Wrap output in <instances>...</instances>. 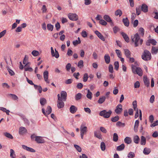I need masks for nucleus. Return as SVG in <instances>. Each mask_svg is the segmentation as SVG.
<instances>
[{
	"instance_id": "11",
	"label": "nucleus",
	"mask_w": 158,
	"mask_h": 158,
	"mask_svg": "<svg viewBox=\"0 0 158 158\" xmlns=\"http://www.w3.org/2000/svg\"><path fill=\"white\" fill-rule=\"evenodd\" d=\"M44 81L48 83H49V81H48V73L47 71H45L44 73Z\"/></svg>"
},
{
	"instance_id": "63",
	"label": "nucleus",
	"mask_w": 158,
	"mask_h": 158,
	"mask_svg": "<svg viewBox=\"0 0 158 158\" xmlns=\"http://www.w3.org/2000/svg\"><path fill=\"white\" fill-rule=\"evenodd\" d=\"M157 125H158V120H156L154 123L151 124L150 126L153 127Z\"/></svg>"
},
{
	"instance_id": "54",
	"label": "nucleus",
	"mask_w": 158,
	"mask_h": 158,
	"mask_svg": "<svg viewBox=\"0 0 158 158\" xmlns=\"http://www.w3.org/2000/svg\"><path fill=\"white\" fill-rule=\"evenodd\" d=\"M116 53L117 54V56L118 57H121L122 56V54L120 51L118 49H116L115 50Z\"/></svg>"
},
{
	"instance_id": "47",
	"label": "nucleus",
	"mask_w": 158,
	"mask_h": 158,
	"mask_svg": "<svg viewBox=\"0 0 158 158\" xmlns=\"http://www.w3.org/2000/svg\"><path fill=\"white\" fill-rule=\"evenodd\" d=\"M119 118V116H116L112 118L111 119V120L113 122H116L118 120Z\"/></svg>"
},
{
	"instance_id": "9",
	"label": "nucleus",
	"mask_w": 158,
	"mask_h": 158,
	"mask_svg": "<svg viewBox=\"0 0 158 158\" xmlns=\"http://www.w3.org/2000/svg\"><path fill=\"white\" fill-rule=\"evenodd\" d=\"M94 33L98 36V37L102 41L105 40V38L103 35L98 31H94Z\"/></svg>"
},
{
	"instance_id": "39",
	"label": "nucleus",
	"mask_w": 158,
	"mask_h": 158,
	"mask_svg": "<svg viewBox=\"0 0 158 158\" xmlns=\"http://www.w3.org/2000/svg\"><path fill=\"white\" fill-rule=\"evenodd\" d=\"M141 6H139L136 8V13L137 15H139L141 13Z\"/></svg>"
},
{
	"instance_id": "26",
	"label": "nucleus",
	"mask_w": 158,
	"mask_h": 158,
	"mask_svg": "<svg viewBox=\"0 0 158 158\" xmlns=\"http://www.w3.org/2000/svg\"><path fill=\"white\" fill-rule=\"evenodd\" d=\"M124 141L125 143L129 144L131 143L132 140L131 138L127 137L124 139Z\"/></svg>"
},
{
	"instance_id": "48",
	"label": "nucleus",
	"mask_w": 158,
	"mask_h": 158,
	"mask_svg": "<svg viewBox=\"0 0 158 158\" xmlns=\"http://www.w3.org/2000/svg\"><path fill=\"white\" fill-rule=\"evenodd\" d=\"M52 111V109L51 106H48L47 107L46 113L48 114H50Z\"/></svg>"
},
{
	"instance_id": "16",
	"label": "nucleus",
	"mask_w": 158,
	"mask_h": 158,
	"mask_svg": "<svg viewBox=\"0 0 158 158\" xmlns=\"http://www.w3.org/2000/svg\"><path fill=\"white\" fill-rule=\"evenodd\" d=\"M27 132V130L26 128L23 127H20L19 129V133L20 135H23Z\"/></svg>"
},
{
	"instance_id": "27",
	"label": "nucleus",
	"mask_w": 158,
	"mask_h": 158,
	"mask_svg": "<svg viewBox=\"0 0 158 158\" xmlns=\"http://www.w3.org/2000/svg\"><path fill=\"white\" fill-rule=\"evenodd\" d=\"M105 99L106 97L105 96L101 97L99 98L98 102L99 104H102L105 101Z\"/></svg>"
},
{
	"instance_id": "1",
	"label": "nucleus",
	"mask_w": 158,
	"mask_h": 158,
	"mask_svg": "<svg viewBox=\"0 0 158 158\" xmlns=\"http://www.w3.org/2000/svg\"><path fill=\"white\" fill-rule=\"evenodd\" d=\"M131 38L132 42L134 43L135 47L138 46L139 44H142L143 40L140 38V36L138 33H136L134 36H131Z\"/></svg>"
},
{
	"instance_id": "50",
	"label": "nucleus",
	"mask_w": 158,
	"mask_h": 158,
	"mask_svg": "<svg viewBox=\"0 0 158 158\" xmlns=\"http://www.w3.org/2000/svg\"><path fill=\"white\" fill-rule=\"evenodd\" d=\"M4 135L6 137H7L10 139H12L13 138V137L12 136L10 133H7V132H6L4 133Z\"/></svg>"
},
{
	"instance_id": "51",
	"label": "nucleus",
	"mask_w": 158,
	"mask_h": 158,
	"mask_svg": "<svg viewBox=\"0 0 158 158\" xmlns=\"http://www.w3.org/2000/svg\"><path fill=\"white\" fill-rule=\"evenodd\" d=\"M74 147L79 152H80L81 151V148L79 146L76 145L74 144Z\"/></svg>"
},
{
	"instance_id": "25",
	"label": "nucleus",
	"mask_w": 158,
	"mask_h": 158,
	"mask_svg": "<svg viewBox=\"0 0 158 158\" xmlns=\"http://www.w3.org/2000/svg\"><path fill=\"white\" fill-rule=\"evenodd\" d=\"M140 139L138 135H136L134 136L133 140L134 142L135 143L138 144L139 143Z\"/></svg>"
},
{
	"instance_id": "38",
	"label": "nucleus",
	"mask_w": 158,
	"mask_h": 158,
	"mask_svg": "<svg viewBox=\"0 0 158 158\" xmlns=\"http://www.w3.org/2000/svg\"><path fill=\"white\" fill-rule=\"evenodd\" d=\"M94 135L95 137L99 139H102V136L101 134L98 133L97 131L94 132Z\"/></svg>"
},
{
	"instance_id": "45",
	"label": "nucleus",
	"mask_w": 158,
	"mask_h": 158,
	"mask_svg": "<svg viewBox=\"0 0 158 158\" xmlns=\"http://www.w3.org/2000/svg\"><path fill=\"white\" fill-rule=\"evenodd\" d=\"M101 148L102 151H104L106 149V145L105 143L104 142H101Z\"/></svg>"
},
{
	"instance_id": "8",
	"label": "nucleus",
	"mask_w": 158,
	"mask_h": 158,
	"mask_svg": "<svg viewBox=\"0 0 158 158\" xmlns=\"http://www.w3.org/2000/svg\"><path fill=\"white\" fill-rule=\"evenodd\" d=\"M60 96L61 100L65 101L67 98V94L66 92L64 91H62L60 93Z\"/></svg>"
},
{
	"instance_id": "15",
	"label": "nucleus",
	"mask_w": 158,
	"mask_h": 158,
	"mask_svg": "<svg viewBox=\"0 0 158 158\" xmlns=\"http://www.w3.org/2000/svg\"><path fill=\"white\" fill-rule=\"evenodd\" d=\"M141 7L142 11L146 13L148 11V6L146 4H142Z\"/></svg>"
},
{
	"instance_id": "59",
	"label": "nucleus",
	"mask_w": 158,
	"mask_h": 158,
	"mask_svg": "<svg viewBox=\"0 0 158 158\" xmlns=\"http://www.w3.org/2000/svg\"><path fill=\"white\" fill-rule=\"evenodd\" d=\"M99 22L100 24L104 26L106 25L107 24V22L103 19H101L100 20Z\"/></svg>"
},
{
	"instance_id": "52",
	"label": "nucleus",
	"mask_w": 158,
	"mask_h": 158,
	"mask_svg": "<svg viewBox=\"0 0 158 158\" xmlns=\"http://www.w3.org/2000/svg\"><path fill=\"white\" fill-rule=\"evenodd\" d=\"M9 95L14 100H17L18 99V97L15 94H10Z\"/></svg>"
},
{
	"instance_id": "18",
	"label": "nucleus",
	"mask_w": 158,
	"mask_h": 158,
	"mask_svg": "<svg viewBox=\"0 0 158 158\" xmlns=\"http://www.w3.org/2000/svg\"><path fill=\"white\" fill-rule=\"evenodd\" d=\"M124 52L127 58H130V57H131V52L128 49H124Z\"/></svg>"
},
{
	"instance_id": "24",
	"label": "nucleus",
	"mask_w": 158,
	"mask_h": 158,
	"mask_svg": "<svg viewBox=\"0 0 158 158\" xmlns=\"http://www.w3.org/2000/svg\"><path fill=\"white\" fill-rule=\"evenodd\" d=\"M139 121L138 120H136L134 126V130L135 132L138 131V128L139 125Z\"/></svg>"
},
{
	"instance_id": "28",
	"label": "nucleus",
	"mask_w": 158,
	"mask_h": 158,
	"mask_svg": "<svg viewBox=\"0 0 158 158\" xmlns=\"http://www.w3.org/2000/svg\"><path fill=\"white\" fill-rule=\"evenodd\" d=\"M151 152V149L148 148H145L144 149L143 153L145 155L149 154Z\"/></svg>"
},
{
	"instance_id": "29",
	"label": "nucleus",
	"mask_w": 158,
	"mask_h": 158,
	"mask_svg": "<svg viewBox=\"0 0 158 158\" xmlns=\"http://www.w3.org/2000/svg\"><path fill=\"white\" fill-rule=\"evenodd\" d=\"M28 57L27 55H25V57L23 59V63L25 64L24 67H26L28 65V63H27V62L28 61Z\"/></svg>"
},
{
	"instance_id": "57",
	"label": "nucleus",
	"mask_w": 158,
	"mask_h": 158,
	"mask_svg": "<svg viewBox=\"0 0 158 158\" xmlns=\"http://www.w3.org/2000/svg\"><path fill=\"white\" fill-rule=\"evenodd\" d=\"M88 78V75L87 73H85L83 76V81L84 82H86L87 81Z\"/></svg>"
},
{
	"instance_id": "62",
	"label": "nucleus",
	"mask_w": 158,
	"mask_h": 158,
	"mask_svg": "<svg viewBox=\"0 0 158 158\" xmlns=\"http://www.w3.org/2000/svg\"><path fill=\"white\" fill-rule=\"evenodd\" d=\"M7 70L9 73V74L11 76H13L15 75V73L13 70L10 69L9 68H7Z\"/></svg>"
},
{
	"instance_id": "46",
	"label": "nucleus",
	"mask_w": 158,
	"mask_h": 158,
	"mask_svg": "<svg viewBox=\"0 0 158 158\" xmlns=\"http://www.w3.org/2000/svg\"><path fill=\"white\" fill-rule=\"evenodd\" d=\"M135 154L133 152H130L127 155V157L129 158H133L135 157Z\"/></svg>"
},
{
	"instance_id": "49",
	"label": "nucleus",
	"mask_w": 158,
	"mask_h": 158,
	"mask_svg": "<svg viewBox=\"0 0 158 158\" xmlns=\"http://www.w3.org/2000/svg\"><path fill=\"white\" fill-rule=\"evenodd\" d=\"M83 61L82 60H80L78 63L77 66L80 68L83 66Z\"/></svg>"
},
{
	"instance_id": "61",
	"label": "nucleus",
	"mask_w": 158,
	"mask_h": 158,
	"mask_svg": "<svg viewBox=\"0 0 158 158\" xmlns=\"http://www.w3.org/2000/svg\"><path fill=\"white\" fill-rule=\"evenodd\" d=\"M138 20L136 19L135 20L133 23V27H136L138 26Z\"/></svg>"
},
{
	"instance_id": "6",
	"label": "nucleus",
	"mask_w": 158,
	"mask_h": 158,
	"mask_svg": "<svg viewBox=\"0 0 158 158\" xmlns=\"http://www.w3.org/2000/svg\"><path fill=\"white\" fill-rule=\"evenodd\" d=\"M51 53L52 56H54L56 58H58L59 56V55L58 52L57 51L56 49H55V53L53 49V47H51Z\"/></svg>"
},
{
	"instance_id": "44",
	"label": "nucleus",
	"mask_w": 158,
	"mask_h": 158,
	"mask_svg": "<svg viewBox=\"0 0 158 158\" xmlns=\"http://www.w3.org/2000/svg\"><path fill=\"white\" fill-rule=\"evenodd\" d=\"M118 139V136L117 134L116 133H114L113 135V140L114 142H117Z\"/></svg>"
},
{
	"instance_id": "42",
	"label": "nucleus",
	"mask_w": 158,
	"mask_h": 158,
	"mask_svg": "<svg viewBox=\"0 0 158 158\" xmlns=\"http://www.w3.org/2000/svg\"><path fill=\"white\" fill-rule=\"evenodd\" d=\"M114 69L116 70H118L119 67L118 62V61H115L114 62Z\"/></svg>"
},
{
	"instance_id": "40",
	"label": "nucleus",
	"mask_w": 158,
	"mask_h": 158,
	"mask_svg": "<svg viewBox=\"0 0 158 158\" xmlns=\"http://www.w3.org/2000/svg\"><path fill=\"white\" fill-rule=\"evenodd\" d=\"M92 94L91 92L89 89L88 90V93L86 95V97L87 98L89 99H92Z\"/></svg>"
},
{
	"instance_id": "7",
	"label": "nucleus",
	"mask_w": 158,
	"mask_h": 158,
	"mask_svg": "<svg viewBox=\"0 0 158 158\" xmlns=\"http://www.w3.org/2000/svg\"><path fill=\"white\" fill-rule=\"evenodd\" d=\"M122 107V106L120 104H119L117 105L115 110V111L116 114H118L121 112L123 110Z\"/></svg>"
},
{
	"instance_id": "56",
	"label": "nucleus",
	"mask_w": 158,
	"mask_h": 158,
	"mask_svg": "<svg viewBox=\"0 0 158 158\" xmlns=\"http://www.w3.org/2000/svg\"><path fill=\"white\" fill-rule=\"evenodd\" d=\"M24 70L25 71H29V72H32L33 71V69L31 68L29 66H28L27 67V66L26 67H24Z\"/></svg>"
},
{
	"instance_id": "17",
	"label": "nucleus",
	"mask_w": 158,
	"mask_h": 158,
	"mask_svg": "<svg viewBox=\"0 0 158 158\" xmlns=\"http://www.w3.org/2000/svg\"><path fill=\"white\" fill-rule=\"evenodd\" d=\"M104 58L106 64H109L110 63V57L108 54H105L104 56Z\"/></svg>"
},
{
	"instance_id": "53",
	"label": "nucleus",
	"mask_w": 158,
	"mask_h": 158,
	"mask_svg": "<svg viewBox=\"0 0 158 158\" xmlns=\"http://www.w3.org/2000/svg\"><path fill=\"white\" fill-rule=\"evenodd\" d=\"M109 71L111 73L114 72L113 66L112 64H110L109 66Z\"/></svg>"
},
{
	"instance_id": "30",
	"label": "nucleus",
	"mask_w": 158,
	"mask_h": 158,
	"mask_svg": "<svg viewBox=\"0 0 158 158\" xmlns=\"http://www.w3.org/2000/svg\"><path fill=\"white\" fill-rule=\"evenodd\" d=\"M125 148V145L123 143L117 147V150L118 151H121L123 150Z\"/></svg>"
},
{
	"instance_id": "2",
	"label": "nucleus",
	"mask_w": 158,
	"mask_h": 158,
	"mask_svg": "<svg viewBox=\"0 0 158 158\" xmlns=\"http://www.w3.org/2000/svg\"><path fill=\"white\" fill-rule=\"evenodd\" d=\"M142 59L144 60L147 61L150 60L151 58L150 52L148 50H145L142 56Z\"/></svg>"
},
{
	"instance_id": "21",
	"label": "nucleus",
	"mask_w": 158,
	"mask_h": 158,
	"mask_svg": "<svg viewBox=\"0 0 158 158\" xmlns=\"http://www.w3.org/2000/svg\"><path fill=\"white\" fill-rule=\"evenodd\" d=\"M135 73L138 74L139 76H141L143 75V72L140 68L138 67L136 68Z\"/></svg>"
},
{
	"instance_id": "34",
	"label": "nucleus",
	"mask_w": 158,
	"mask_h": 158,
	"mask_svg": "<svg viewBox=\"0 0 158 158\" xmlns=\"http://www.w3.org/2000/svg\"><path fill=\"white\" fill-rule=\"evenodd\" d=\"M10 157L11 158H15L16 155L14 151L12 149H10Z\"/></svg>"
},
{
	"instance_id": "13",
	"label": "nucleus",
	"mask_w": 158,
	"mask_h": 158,
	"mask_svg": "<svg viewBox=\"0 0 158 158\" xmlns=\"http://www.w3.org/2000/svg\"><path fill=\"white\" fill-rule=\"evenodd\" d=\"M22 147L23 149L26 150L28 151H29L31 152H35V150L33 149L28 147L25 145H22Z\"/></svg>"
},
{
	"instance_id": "23",
	"label": "nucleus",
	"mask_w": 158,
	"mask_h": 158,
	"mask_svg": "<svg viewBox=\"0 0 158 158\" xmlns=\"http://www.w3.org/2000/svg\"><path fill=\"white\" fill-rule=\"evenodd\" d=\"M121 34L123 36V38L125 40V41L127 42H129V38L128 36H127V35L124 32H122L121 33Z\"/></svg>"
},
{
	"instance_id": "10",
	"label": "nucleus",
	"mask_w": 158,
	"mask_h": 158,
	"mask_svg": "<svg viewBox=\"0 0 158 158\" xmlns=\"http://www.w3.org/2000/svg\"><path fill=\"white\" fill-rule=\"evenodd\" d=\"M35 141L38 143H43L44 142V140L43 139L41 136H36L35 137Z\"/></svg>"
},
{
	"instance_id": "41",
	"label": "nucleus",
	"mask_w": 158,
	"mask_h": 158,
	"mask_svg": "<svg viewBox=\"0 0 158 158\" xmlns=\"http://www.w3.org/2000/svg\"><path fill=\"white\" fill-rule=\"evenodd\" d=\"M116 125L117 127H123L125 126V123H122L120 121H118L116 123Z\"/></svg>"
},
{
	"instance_id": "33",
	"label": "nucleus",
	"mask_w": 158,
	"mask_h": 158,
	"mask_svg": "<svg viewBox=\"0 0 158 158\" xmlns=\"http://www.w3.org/2000/svg\"><path fill=\"white\" fill-rule=\"evenodd\" d=\"M122 14V12L121 10L118 9L116 10L115 12V15L116 16L118 15L119 17H120Z\"/></svg>"
},
{
	"instance_id": "31",
	"label": "nucleus",
	"mask_w": 158,
	"mask_h": 158,
	"mask_svg": "<svg viewBox=\"0 0 158 158\" xmlns=\"http://www.w3.org/2000/svg\"><path fill=\"white\" fill-rule=\"evenodd\" d=\"M146 139L143 136H142L141 137L140 144L142 145H144L146 144Z\"/></svg>"
},
{
	"instance_id": "37",
	"label": "nucleus",
	"mask_w": 158,
	"mask_h": 158,
	"mask_svg": "<svg viewBox=\"0 0 158 158\" xmlns=\"http://www.w3.org/2000/svg\"><path fill=\"white\" fill-rule=\"evenodd\" d=\"M82 97V94L80 93L77 94L75 96V99L76 101L80 99Z\"/></svg>"
},
{
	"instance_id": "36",
	"label": "nucleus",
	"mask_w": 158,
	"mask_h": 158,
	"mask_svg": "<svg viewBox=\"0 0 158 158\" xmlns=\"http://www.w3.org/2000/svg\"><path fill=\"white\" fill-rule=\"evenodd\" d=\"M40 102L41 105L44 106L46 103V100L44 98H41L40 99Z\"/></svg>"
},
{
	"instance_id": "43",
	"label": "nucleus",
	"mask_w": 158,
	"mask_h": 158,
	"mask_svg": "<svg viewBox=\"0 0 158 158\" xmlns=\"http://www.w3.org/2000/svg\"><path fill=\"white\" fill-rule=\"evenodd\" d=\"M32 54L34 56H36L39 55V52L36 50H33L31 52Z\"/></svg>"
},
{
	"instance_id": "5",
	"label": "nucleus",
	"mask_w": 158,
	"mask_h": 158,
	"mask_svg": "<svg viewBox=\"0 0 158 158\" xmlns=\"http://www.w3.org/2000/svg\"><path fill=\"white\" fill-rule=\"evenodd\" d=\"M69 19L71 20L77 21L78 19V16L76 14L70 13L68 15Z\"/></svg>"
},
{
	"instance_id": "35",
	"label": "nucleus",
	"mask_w": 158,
	"mask_h": 158,
	"mask_svg": "<svg viewBox=\"0 0 158 158\" xmlns=\"http://www.w3.org/2000/svg\"><path fill=\"white\" fill-rule=\"evenodd\" d=\"M47 29L51 31H52L53 29L54 26L53 25L51 24L48 23L47 24Z\"/></svg>"
},
{
	"instance_id": "60",
	"label": "nucleus",
	"mask_w": 158,
	"mask_h": 158,
	"mask_svg": "<svg viewBox=\"0 0 158 158\" xmlns=\"http://www.w3.org/2000/svg\"><path fill=\"white\" fill-rule=\"evenodd\" d=\"M71 65L70 63H69L67 64L66 66L65 67H66V69L67 71H69L71 68Z\"/></svg>"
},
{
	"instance_id": "3",
	"label": "nucleus",
	"mask_w": 158,
	"mask_h": 158,
	"mask_svg": "<svg viewBox=\"0 0 158 158\" xmlns=\"http://www.w3.org/2000/svg\"><path fill=\"white\" fill-rule=\"evenodd\" d=\"M111 113L112 111L110 110L108 112H107L105 110H104L100 112L99 115L104 118H107L110 116Z\"/></svg>"
},
{
	"instance_id": "20",
	"label": "nucleus",
	"mask_w": 158,
	"mask_h": 158,
	"mask_svg": "<svg viewBox=\"0 0 158 158\" xmlns=\"http://www.w3.org/2000/svg\"><path fill=\"white\" fill-rule=\"evenodd\" d=\"M123 22L125 26L127 27L129 26V22L127 18H123Z\"/></svg>"
},
{
	"instance_id": "58",
	"label": "nucleus",
	"mask_w": 158,
	"mask_h": 158,
	"mask_svg": "<svg viewBox=\"0 0 158 158\" xmlns=\"http://www.w3.org/2000/svg\"><path fill=\"white\" fill-rule=\"evenodd\" d=\"M81 43V41H78L77 40H74L73 42V44L75 46H76L77 44H80Z\"/></svg>"
},
{
	"instance_id": "12",
	"label": "nucleus",
	"mask_w": 158,
	"mask_h": 158,
	"mask_svg": "<svg viewBox=\"0 0 158 158\" xmlns=\"http://www.w3.org/2000/svg\"><path fill=\"white\" fill-rule=\"evenodd\" d=\"M62 100H58L57 102V106L58 108H63L64 106V103Z\"/></svg>"
},
{
	"instance_id": "22",
	"label": "nucleus",
	"mask_w": 158,
	"mask_h": 158,
	"mask_svg": "<svg viewBox=\"0 0 158 158\" xmlns=\"http://www.w3.org/2000/svg\"><path fill=\"white\" fill-rule=\"evenodd\" d=\"M158 51V48L152 46V48L151 53L152 54H156L157 53Z\"/></svg>"
},
{
	"instance_id": "19",
	"label": "nucleus",
	"mask_w": 158,
	"mask_h": 158,
	"mask_svg": "<svg viewBox=\"0 0 158 158\" xmlns=\"http://www.w3.org/2000/svg\"><path fill=\"white\" fill-rule=\"evenodd\" d=\"M143 81L145 85L147 87L149 86L150 82L146 76L143 77Z\"/></svg>"
},
{
	"instance_id": "55",
	"label": "nucleus",
	"mask_w": 158,
	"mask_h": 158,
	"mask_svg": "<svg viewBox=\"0 0 158 158\" xmlns=\"http://www.w3.org/2000/svg\"><path fill=\"white\" fill-rule=\"evenodd\" d=\"M148 41H150V42L153 45H155L156 44V41L153 39H150L148 40Z\"/></svg>"
},
{
	"instance_id": "14",
	"label": "nucleus",
	"mask_w": 158,
	"mask_h": 158,
	"mask_svg": "<svg viewBox=\"0 0 158 158\" xmlns=\"http://www.w3.org/2000/svg\"><path fill=\"white\" fill-rule=\"evenodd\" d=\"M77 108L75 106L72 105L70 107V112L72 114L75 113L77 110Z\"/></svg>"
},
{
	"instance_id": "32",
	"label": "nucleus",
	"mask_w": 158,
	"mask_h": 158,
	"mask_svg": "<svg viewBox=\"0 0 158 158\" xmlns=\"http://www.w3.org/2000/svg\"><path fill=\"white\" fill-rule=\"evenodd\" d=\"M104 19L108 22H112V20L110 17L107 15H105L103 17Z\"/></svg>"
},
{
	"instance_id": "4",
	"label": "nucleus",
	"mask_w": 158,
	"mask_h": 158,
	"mask_svg": "<svg viewBox=\"0 0 158 158\" xmlns=\"http://www.w3.org/2000/svg\"><path fill=\"white\" fill-rule=\"evenodd\" d=\"M85 125V123H82L81 126V136L82 139H83L84 134L87 131V127Z\"/></svg>"
},
{
	"instance_id": "64",
	"label": "nucleus",
	"mask_w": 158,
	"mask_h": 158,
	"mask_svg": "<svg viewBox=\"0 0 158 158\" xmlns=\"http://www.w3.org/2000/svg\"><path fill=\"white\" fill-rule=\"evenodd\" d=\"M140 83L139 81H136L134 84V87L135 88L139 87Z\"/></svg>"
}]
</instances>
